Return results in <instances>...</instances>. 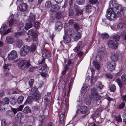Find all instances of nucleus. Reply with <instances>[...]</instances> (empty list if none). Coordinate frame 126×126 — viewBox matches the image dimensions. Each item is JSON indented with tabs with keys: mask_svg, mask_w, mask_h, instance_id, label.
I'll list each match as a JSON object with an SVG mask.
<instances>
[{
	"mask_svg": "<svg viewBox=\"0 0 126 126\" xmlns=\"http://www.w3.org/2000/svg\"><path fill=\"white\" fill-rule=\"evenodd\" d=\"M116 2L110 1L109 3L110 8L107 9L106 16L109 20H114L117 16H122L124 14V8Z\"/></svg>",
	"mask_w": 126,
	"mask_h": 126,
	"instance_id": "obj_1",
	"label": "nucleus"
},
{
	"mask_svg": "<svg viewBox=\"0 0 126 126\" xmlns=\"http://www.w3.org/2000/svg\"><path fill=\"white\" fill-rule=\"evenodd\" d=\"M100 98V96L97 92L96 90L94 88L92 89L91 90V94L88 97L85 99L84 102L86 105H90L91 103V99L94 100H97Z\"/></svg>",
	"mask_w": 126,
	"mask_h": 126,
	"instance_id": "obj_2",
	"label": "nucleus"
},
{
	"mask_svg": "<svg viewBox=\"0 0 126 126\" xmlns=\"http://www.w3.org/2000/svg\"><path fill=\"white\" fill-rule=\"evenodd\" d=\"M71 30L70 29H68L66 30H65V35L63 37V42L65 44L69 43L71 41L70 36L72 35L71 33Z\"/></svg>",
	"mask_w": 126,
	"mask_h": 126,
	"instance_id": "obj_3",
	"label": "nucleus"
},
{
	"mask_svg": "<svg viewBox=\"0 0 126 126\" xmlns=\"http://www.w3.org/2000/svg\"><path fill=\"white\" fill-rule=\"evenodd\" d=\"M18 65L19 68L23 69L28 68L31 66V64L28 61L23 60L20 61L18 63Z\"/></svg>",
	"mask_w": 126,
	"mask_h": 126,
	"instance_id": "obj_4",
	"label": "nucleus"
},
{
	"mask_svg": "<svg viewBox=\"0 0 126 126\" xmlns=\"http://www.w3.org/2000/svg\"><path fill=\"white\" fill-rule=\"evenodd\" d=\"M121 79L122 82L120 79L119 78H117L115 81L120 88H121L122 87L123 85L122 82L126 85V75L125 74L122 75L121 77Z\"/></svg>",
	"mask_w": 126,
	"mask_h": 126,
	"instance_id": "obj_5",
	"label": "nucleus"
},
{
	"mask_svg": "<svg viewBox=\"0 0 126 126\" xmlns=\"http://www.w3.org/2000/svg\"><path fill=\"white\" fill-rule=\"evenodd\" d=\"M7 26L5 24L3 25L0 29V33L2 36L5 35L11 31L10 28L6 30Z\"/></svg>",
	"mask_w": 126,
	"mask_h": 126,
	"instance_id": "obj_6",
	"label": "nucleus"
},
{
	"mask_svg": "<svg viewBox=\"0 0 126 126\" xmlns=\"http://www.w3.org/2000/svg\"><path fill=\"white\" fill-rule=\"evenodd\" d=\"M107 45L108 47L112 49H116L118 47V44L117 42H115L114 41L110 40L108 41Z\"/></svg>",
	"mask_w": 126,
	"mask_h": 126,
	"instance_id": "obj_7",
	"label": "nucleus"
},
{
	"mask_svg": "<svg viewBox=\"0 0 126 126\" xmlns=\"http://www.w3.org/2000/svg\"><path fill=\"white\" fill-rule=\"evenodd\" d=\"M27 34L32 36L33 41H36L38 40L37 33L35 32L32 29L29 30Z\"/></svg>",
	"mask_w": 126,
	"mask_h": 126,
	"instance_id": "obj_8",
	"label": "nucleus"
},
{
	"mask_svg": "<svg viewBox=\"0 0 126 126\" xmlns=\"http://www.w3.org/2000/svg\"><path fill=\"white\" fill-rule=\"evenodd\" d=\"M115 67V63L114 62L112 61L108 63L107 68L109 71L111 72L112 71L114 70Z\"/></svg>",
	"mask_w": 126,
	"mask_h": 126,
	"instance_id": "obj_9",
	"label": "nucleus"
},
{
	"mask_svg": "<svg viewBox=\"0 0 126 126\" xmlns=\"http://www.w3.org/2000/svg\"><path fill=\"white\" fill-rule=\"evenodd\" d=\"M17 56L16 51L13 50L8 55V58L10 60H13L15 59Z\"/></svg>",
	"mask_w": 126,
	"mask_h": 126,
	"instance_id": "obj_10",
	"label": "nucleus"
},
{
	"mask_svg": "<svg viewBox=\"0 0 126 126\" xmlns=\"http://www.w3.org/2000/svg\"><path fill=\"white\" fill-rule=\"evenodd\" d=\"M30 50L29 47L28 46H25L23 47L21 49L20 53L21 56H25L27 52Z\"/></svg>",
	"mask_w": 126,
	"mask_h": 126,
	"instance_id": "obj_11",
	"label": "nucleus"
},
{
	"mask_svg": "<svg viewBox=\"0 0 126 126\" xmlns=\"http://www.w3.org/2000/svg\"><path fill=\"white\" fill-rule=\"evenodd\" d=\"M110 57L111 59L114 62L117 60L118 54L116 52H113L111 53Z\"/></svg>",
	"mask_w": 126,
	"mask_h": 126,
	"instance_id": "obj_12",
	"label": "nucleus"
},
{
	"mask_svg": "<svg viewBox=\"0 0 126 126\" xmlns=\"http://www.w3.org/2000/svg\"><path fill=\"white\" fill-rule=\"evenodd\" d=\"M63 27V25L61 22L58 21L56 22L55 24V29L59 31L61 30Z\"/></svg>",
	"mask_w": 126,
	"mask_h": 126,
	"instance_id": "obj_13",
	"label": "nucleus"
},
{
	"mask_svg": "<svg viewBox=\"0 0 126 126\" xmlns=\"http://www.w3.org/2000/svg\"><path fill=\"white\" fill-rule=\"evenodd\" d=\"M27 8V5L25 3H23L19 6V9L21 11L24 12Z\"/></svg>",
	"mask_w": 126,
	"mask_h": 126,
	"instance_id": "obj_14",
	"label": "nucleus"
},
{
	"mask_svg": "<svg viewBox=\"0 0 126 126\" xmlns=\"http://www.w3.org/2000/svg\"><path fill=\"white\" fill-rule=\"evenodd\" d=\"M42 55L43 58H48L51 56V52L47 51L43 52Z\"/></svg>",
	"mask_w": 126,
	"mask_h": 126,
	"instance_id": "obj_15",
	"label": "nucleus"
},
{
	"mask_svg": "<svg viewBox=\"0 0 126 126\" xmlns=\"http://www.w3.org/2000/svg\"><path fill=\"white\" fill-rule=\"evenodd\" d=\"M14 41L13 38L12 37L8 36L7 37L6 40V42L7 44H11L13 43Z\"/></svg>",
	"mask_w": 126,
	"mask_h": 126,
	"instance_id": "obj_16",
	"label": "nucleus"
},
{
	"mask_svg": "<svg viewBox=\"0 0 126 126\" xmlns=\"http://www.w3.org/2000/svg\"><path fill=\"white\" fill-rule=\"evenodd\" d=\"M59 6L57 4L53 5L51 6L50 10L52 12L57 11L60 9Z\"/></svg>",
	"mask_w": 126,
	"mask_h": 126,
	"instance_id": "obj_17",
	"label": "nucleus"
},
{
	"mask_svg": "<svg viewBox=\"0 0 126 126\" xmlns=\"http://www.w3.org/2000/svg\"><path fill=\"white\" fill-rule=\"evenodd\" d=\"M24 117L22 113L19 112L16 115V119L17 120L21 121V119Z\"/></svg>",
	"mask_w": 126,
	"mask_h": 126,
	"instance_id": "obj_18",
	"label": "nucleus"
},
{
	"mask_svg": "<svg viewBox=\"0 0 126 126\" xmlns=\"http://www.w3.org/2000/svg\"><path fill=\"white\" fill-rule=\"evenodd\" d=\"M64 114L65 113L64 112H63L60 115L59 120L60 123L62 124L63 123L64 117Z\"/></svg>",
	"mask_w": 126,
	"mask_h": 126,
	"instance_id": "obj_19",
	"label": "nucleus"
},
{
	"mask_svg": "<svg viewBox=\"0 0 126 126\" xmlns=\"http://www.w3.org/2000/svg\"><path fill=\"white\" fill-rule=\"evenodd\" d=\"M98 52L99 54L105 53V49L103 47H99L98 49Z\"/></svg>",
	"mask_w": 126,
	"mask_h": 126,
	"instance_id": "obj_20",
	"label": "nucleus"
},
{
	"mask_svg": "<svg viewBox=\"0 0 126 126\" xmlns=\"http://www.w3.org/2000/svg\"><path fill=\"white\" fill-rule=\"evenodd\" d=\"M33 95L34 98L36 100H39L41 98V95L39 93H36Z\"/></svg>",
	"mask_w": 126,
	"mask_h": 126,
	"instance_id": "obj_21",
	"label": "nucleus"
},
{
	"mask_svg": "<svg viewBox=\"0 0 126 126\" xmlns=\"http://www.w3.org/2000/svg\"><path fill=\"white\" fill-rule=\"evenodd\" d=\"M31 111V108L28 106L25 107L23 111L24 113H28L30 112Z\"/></svg>",
	"mask_w": 126,
	"mask_h": 126,
	"instance_id": "obj_22",
	"label": "nucleus"
},
{
	"mask_svg": "<svg viewBox=\"0 0 126 126\" xmlns=\"http://www.w3.org/2000/svg\"><path fill=\"white\" fill-rule=\"evenodd\" d=\"M88 109L86 106H82L81 107L80 111L82 113H85L87 112Z\"/></svg>",
	"mask_w": 126,
	"mask_h": 126,
	"instance_id": "obj_23",
	"label": "nucleus"
},
{
	"mask_svg": "<svg viewBox=\"0 0 126 126\" xmlns=\"http://www.w3.org/2000/svg\"><path fill=\"white\" fill-rule=\"evenodd\" d=\"M88 87L86 85H84L81 89V94H85L87 91Z\"/></svg>",
	"mask_w": 126,
	"mask_h": 126,
	"instance_id": "obj_24",
	"label": "nucleus"
},
{
	"mask_svg": "<svg viewBox=\"0 0 126 126\" xmlns=\"http://www.w3.org/2000/svg\"><path fill=\"white\" fill-rule=\"evenodd\" d=\"M81 33L79 32H78L74 37V40L75 41H77L81 38Z\"/></svg>",
	"mask_w": 126,
	"mask_h": 126,
	"instance_id": "obj_25",
	"label": "nucleus"
},
{
	"mask_svg": "<svg viewBox=\"0 0 126 126\" xmlns=\"http://www.w3.org/2000/svg\"><path fill=\"white\" fill-rule=\"evenodd\" d=\"M76 14L77 15L79 16L81 15L82 13L83 10L79 8H76Z\"/></svg>",
	"mask_w": 126,
	"mask_h": 126,
	"instance_id": "obj_26",
	"label": "nucleus"
},
{
	"mask_svg": "<svg viewBox=\"0 0 126 126\" xmlns=\"http://www.w3.org/2000/svg\"><path fill=\"white\" fill-rule=\"evenodd\" d=\"M125 24L123 23H119L117 25V28L119 30H121L125 27Z\"/></svg>",
	"mask_w": 126,
	"mask_h": 126,
	"instance_id": "obj_27",
	"label": "nucleus"
},
{
	"mask_svg": "<svg viewBox=\"0 0 126 126\" xmlns=\"http://www.w3.org/2000/svg\"><path fill=\"white\" fill-rule=\"evenodd\" d=\"M92 7L90 5H88L85 7L86 11L88 13H90L92 11Z\"/></svg>",
	"mask_w": 126,
	"mask_h": 126,
	"instance_id": "obj_28",
	"label": "nucleus"
},
{
	"mask_svg": "<svg viewBox=\"0 0 126 126\" xmlns=\"http://www.w3.org/2000/svg\"><path fill=\"white\" fill-rule=\"evenodd\" d=\"M35 19V15L30 16L29 18V21L31 23H34Z\"/></svg>",
	"mask_w": 126,
	"mask_h": 126,
	"instance_id": "obj_29",
	"label": "nucleus"
},
{
	"mask_svg": "<svg viewBox=\"0 0 126 126\" xmlns=\"http://www.w3.org/2000/svg\"><path fill=\"white\" fill-rule=\"evenodd\" d=\"M24 97L22 95L19 96L17 99V102L18 104H21L22 102L24 99Z\"/></svg>",
	"mask_w": 126,
	"mask_h": 126,
	"instance_id": "obj_30",
	"label": "nucleus"
},
{
	"mask_svg": "<svg viewBox=\"0 0 126 126\" xmlns=\"http://www.w3.org/2000/svg\"><path fill=\"white\" fill-rule=\"evenodd\" d=\"M37 88L35 87H33L31 90V94H34L36 93H38L37 91Z\"/></svg>",
	"mask_w": 126,
	"mask_h": 126,
	"instance_id": "obj_31",
	"label": "nucleus"
},
{
	"mask_svg": "<svg viewBox=\"0 0 126 126\" xmlns=\"http://www.w3.org/2000/svg\"><path fill=\"white\" fill-rule=\"evenodd\" d=\"M62 13L60 12H57L55 15L56 18L57 19H60L62 16Z\"/></svg>",
	"mask_w": 126,
	"mask_h": 126,
	"instance_id": "obj_32",
	"label": "nucleus"
},
{
	"mask_svg": "<svg viewBox=\"0 0 126 126\" xmlns=\"http://www.w3.org/2000/svg\"><path fill=\"white\" fill-rule=\"evenodd\" d=\"M32 26V23L30 22V23L26 24L25 28L26 30H28L31 28Z\"/></svg>",
	"mask_w": 126,
	"mask_h": 126,
	"instance_id": "obj_33",
	"label": "nucleus"
},
{
	"mask_svg": "<svg viewBox=\"0 0 126 126\" xmlns=\"http://www.w3.org/2000/svg\"><path fill=\"white\" fill-rule=\"evenodd\" d=\"M2 102L3 105L8 104L9 103V100L8 98L6 97L3 100Z\"/></svg>",
	"mask_w": 126,
	"mask_h": 126,
	"instance_id": "obj_34",
	"label": "nucleus"
},
{
	"mask_svg": "<svg viewBox=\"0 0 126 126\" xmlns=\"http://www.w3.org/2000/svg\"><path fill=\"white\" fill-rule=\"evenodd\" d=\"M51 3L49 1H47L46 3L45 7L46 8H49L51 6Z\"/></svg>",
	"mask_w": 126,
	"mask_h": 126,
	"instance_id": "obj_35",
	"label": "nucleus"
},
{
	"mask_svg": "<svg viewBox=\"0 0 126 126\" xmlns=\"http://www.w3.org/2000/svg\"><path fill=\"white\" fill-rule=\"evenodd\" d=\"M93 63L95 68L97 70H98L100 69V66L95 61H94Z\"/></svg>",
	"mask_w": 126,
	"mask_h": 126,
	"instance_id": "obj_36",
	"label": "nucleus"
},
{
	"mask_svg": "<svg viewBox=\"0 0 126 126\" xmlns=\"http://www.w3.org/2000/svg\"><path fill=\"white\" fill-rule=\"evenodd\" d=\"M17 22V21L15 20H14L12 18H11L10 20L9 23V26L11 27L12 25L13 24H16Z\"/></svg>",
	"mask_w": 126,
	"mask_h": 126,
	"instance_id": "obj_37",
	"label": "nucleus"
},
{
	"mask_svg": "<svg viewBox=\"0 0 126 126\" xmlns=\"http://www.w3.org/2000/svg\"><path fill=\"white\" fill-rule=\"evenodd\" d=\"M116 89V86L114 84H111L110 86V89L111 92H114L115 91Z\"/></svg>",
	"mask_w": 126,
	"mask_h": 126,
	"instance_id": "obj_38",
	"label": "nucleus"
},
{
	"mask_svg": "<svg viewBox=\"0 0 126 126\" xmlns=\"http://www.w3.org/2000/svg\"><path fill=\"white\" fill-rule=\"evenodd\" d=\"M22 45V41L21 40H18L16 42V45L18 47H20Z\"/></svg>",
	"mask_w": 126,
	"mask_h": 126,
	"instance_id": "obj_39",
	"label": "nucleus"
},
{
	"mask_svg": "<svg viewBox=\"0 0 126 126\" xmlns=\"http://www.w3.org/2000/svg\"><path fill=\"white\" fill-rule=\"evenodd\" d=\"M36 49V46L35 44H32L31 47L30 48H29L30 50L31 51L33 52Z\"/></svg>",
	"mask_w": 126,
	"mask_h": 126,
	"instance_id": "obj_40",
	"label": "nucleus"
},
{
	"mask_svg": "<svg viewBox=\"0 0 126 126\" xmlns=\"http://www.w3.org/2000/svg\"><path fill=\"white\" fill-rule=\"evenodd\" d=\"M76 2L79 5H82L85 3V0H76Z\"/></svg>",
	"mask_w": 126,
	"mask_h": 126,
	"instance_id": "obj_41",
	"label": "nucleus"
},
{
	"mask_svg": "<svg viewBox=\"0 0 126 126\" xmlns=\"http://www.w3.org/2000/svg\"><path fill=\"white\" fill-rule=\"evenodd\" d=\"M109 37L108 34L107 33H104L101 34V37L104 39H107Z\"/></svg>",
	"mask_w": 126,
	"mask_h": 126,
	"instance_id": "obj_42",
	"label": "nucleus"
},
{
	"mask_svg": "<svg viewBox=\"0 0 126 126\" xmlns=\"http://www.w3.org/2000/svg\"><path fill=\"white\" fill-rule=\"evenodd\" d=\"M45 103L46 105H47L50 101V100L46 95L45 96L44 99Z\"/></svg>",
	"mask_w": 126,
	"mask_h": 126,
	"instance_id": "obj_43",
	"label": "nucleus"
},
{
	"mask_svg": "<svg viewBox=\"0 0 126 126\" xmlns=\"http://www.w3.org/2000/svg\"><path fill=\"white\" fill-rule=\"evenodd\" d=\"M89 2L91 4H94L97 3L98 0H89Z\"/></svg>",
	"mask_w": 126,
	"mask_h": 126,
	"instance_id": "obj_44",
	"label": "nucleus"
},
{
	"mask_svg": "<svg viewBox=\"0 0 126 126\" xmlns=\"http://www.w3.org/2000/svg\"><path fill=\"white\" fill-rule=\"evenodd\" d=\"M97 87L98 88L99 90H101L103 87V86L100 82H98L96 85Z\"/></svg>",
	"mask_w": 126,
	"mask_h": 126,
	"instance_id": "obj_45",
	"label": "nucleus"
},
{
	"mask_svg": "<svg viewBox=\"0 0 126 126\" xmlns=\"http://www.w3.org/2000/svg\"><path fill=\"white\" fill-rule=\"evenodd\" d=\"M74 28L76 30H78L80 29L79 26L77 23H74Z\"/></svg>",
	"mask_w": 126,
	"mask_h": 126,
	"instance_id": "obj_46",
	"label": "nucleus"
},
{
	"mask_svg": "<svg viewBox=\"0 0 126 126\" xmlns=\"http://www.w3.org/2000/svg\"><path fill=\"white\" fill-rule=\"evenodd\" d=\"M105 76L107 78L110 79H112L113 77L112 75L110 73H106Z\"/></svg>",
	"mask_w": 126,
	"mask_h": 126,
	"instance_id": "obj_47",
	"label": "nucleus"
},
{
	"mask_svg": "<svg viewBox=\"0 0 126 126\" xmlns=\"http://www.w3.org/2000/svg\"><path fill=\"white\" fill-rule=\"evenodd\" d=\"M5 69L9 70L11 68V65L10 64H6L3 66Z\"/></svg>",
	"mask_w": 126,
	"mask_h": 126,
	"instance_id": "obj_48",
	"label": "nucleus"
},
{
	"mask_svg": "<svg viewBox=\"0 0 126 126\" xmlns=\"http://www.w3.org/2000/svg\"><path fill=\"white\" fill-rule=\"evenodd\" d=\"M40 24L39 22H36L35 24V27L36 29H38L40 26Z\"/></svg>",
	"mask_w": 126,
	"mask_h": 126,
	"instance_id": "obj_49",
	"label": "nucleus"
},
{
	"mask_svg": "<svg viewBox=\"0 0 126 126\" xmlns=\"http://www.w3.org/2000/svg\"><path fill=\"white\" fill-rule=\"evenodd\" d=\"M115 119L118 122H120L122 121V119L121 118V117L119 115H118L116 117Z\"/></svg>",
	"mask_w": 126,
	"mask_h": 126,
	"instance_id": "obj_50",
	"label": "nucleus"
},
{
	"mask_svg": "<svg viewBox=\"0 0 126 126\" xmlns=\"http://www.w3.org/2000/svg\"><path fill=\"white\" fill-rule=\"evenodd\" d=\"M125 105V102H122L119 106V109H122L124 108Z\"/></svg>",
	"mask_w": 126,
	"mask_h": 126,
	"instance_id": "obj_51",
	"label": "nucleus"
},
{
	"mask_svg": "<svg viewBox=\"0 0 126 126\" xmlns=\"http://www.w3.org/2000/svg\"><path fill=\"white\" fill-rule=\"evenodd\" d=\"M23 33L22 32H17L15 34V36L16 37H18L19 36H20Z\"/></svg>",
	"mask_w": 126,
	"mask_h": 126,
	"instance_id": "obj_52",
	"label": "nucleus"
},
{
	"mask_svg": "<svg viewBox=\"0 0 126 126\" xmlns=\"http://www.w3.org/2000/svg\"><path fill=\"white\" fill-rule=\"evenodd\" d=\"M29 67L30 68L29 70L30 72H33L36 69V67L32 66L31 65Z\"/></svg>",
	"mask_w": 126,
	"mask_h": 126,
	"instance_id": "obj_53",
	"label": "nucleus"
},
{
	"mask_svg": "<svg viewBox=\"0 0 126 126\" xmlns=\"http://www.w3.org/2000/svg\"><path fill=\"white\" fill-rule=\"evenodd\" d=\"M39 120L41 121L42 123V121L45 119V116L44 115L40 116L39 117Z\"/></svg>",
	"mask_w": 126,
	"mask_h": 126,
	"instance_id": "obj_54",
	"label": "nucleus"
},
{
	"mask_svg": "<svg viewBox=\"0 0 126 126\" xmlns=\"http://www.w3.org/2000/svg\"><path fill=\"white\" fill-rule=\"evenodd\" d=\"M1 125L2 126H7L6 121L5 120H2L1 121Z\"/></svg>",
	"mask_w": 126,
	"mask_h": 126,
	"instance_id": "obj_55",
	"label": "nucleus"
},
{
	"mask_svg": "<svg viewBox=\"0 0 126 126\" xmlns=\"http://www.w3.org/2000/svg\"><path fill=\"white\" fill-rule=\"evenodd\" d=\"M77 46L80 48H82L83 47V45L81 41H79V42Z\"/></svg>",
	"mask_w": 126,
	"mask_h": 126,
	"instance_id": "obj_56",
	"label": "nucleus"
},
{
	"mask_svg": "<svg viewBox=\"0 0 126 126\" xmlns=\"http://www.w3.org/2000/svg\"><path fill=\"white\" fill-rule=\"evenodd\" d=\"M34 80L33 79H31L29 81V84L30 87L32 86L34 83Z\"/></svg>",
	"mask_w": 126,
	"mask_h": 126,
	"instance_id": "obj_57",
	"label": "nucleus"
},
{
	"mask_svg": "<svg viewBox=\"0 0 126 126\" xmlns=\"http://www.w3.org/2000/svg\"><path fill=\"white\" fill-rule=\"evenodd\" d=\"M120 38V36L119 35H117L114 36L113 39L115 41H117L119 40Z\"/></svg>",
	"mask_w": 126,
	"mask_h": 126,
	"instance_id": "obj_58",
	"label": "nucleus"
},
{
	"mask_svg": "<svg viewBox=\"0 0 126 126\" xmlns=\"http://www.w3.org/2000/svg\"><path fill=\"white\" fill-rule=\"evenodd\" d=\"M74 23V20L73 19L69 20L68 21V24L70 25H72Z\"/></svg>",
	"mask_w": 126,
	"mask_h": 126,
	"instance_id": "obj_59",
	"label": "nucleus"
},
{
	"mask_svg": "<svg viewBox=\"0 0 126 126\" xmlns=\"http://www.w3.org/2000/svg\"><path fill=\"white\" fill-rule=\"evenodd\" d=\"M80 48L77 46L74 49V50L75 52H78Z\"/></svg>",
	"mask_w": 126,
	"mask_h": 126,
	"instance_id": "obj_60",
	"label": "nucleus"
},
{
	"mask_svg": "<svg viewBox=\"0 0 126 126\" xmlns=\"http://www.w3.org/2000/svg\"><path fill=\"white\" fill-rule=\"evenodd\" d=\"M41 75L43 77H46L48 76V74L46 73L43 72L41 73Z\"/></svg>",
	"mask_w": 126,
	"mask_h": 126,
	"instance_id": "obj_61",
	"label": "nucleus"
},
{
	"mask_svg": "<svg viewBox=\"0 0 126 126\" xmlns=\"http://www.w3.org/2000/svg\"><path fill=\"white\" fill-rule=\"evenodd\" d=\"M122 97L123 101L126 102V95H122Z\"/></svg>",
	"mask_w": 126,
	"mask_h": 126,
	"instance_id": "obj_62",
	"label": "nucleus"
},
{
	"mask_svg": "<svg viewBox=\"0 0 126 126\" xmlns=\"http://www.w3.org/2000/svg\"><path fill=\"white\" fill-rule=\"evenodd\" d=\"M24 107L23 105H21L19 106L18 108L17 109L19 111H21Z\"/></svg>",
	"mask_w": 126,
	"mask_h": 126,
	"instance_id": "obj_63",
	"label": "nucleus"
},
{
	"mask_svg": "<svg viewBox=\"0 0 126 126\" xmlns=\"http://www.w3.org/2000/svg\"><path fill=\"white\" fill-rule=\"evenodd\" d=\"M31 101V100H30L29 98H28L26 100V101L24 103V104H26L28 103H30Z\"/></svg>",
	"mask_w": 126,
	"mask_h": 126,
	"instance_id": "obj_64",
	"label": "nucleus"
}]
</instances>
